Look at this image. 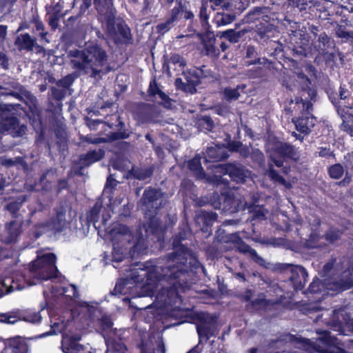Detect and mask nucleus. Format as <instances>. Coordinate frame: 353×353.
Returning a JSON list of instances; mask_svg holds the SVG:
<instances>
[{"label":"nucleus","mask_w":353,"mask_h":353,"mask_svg":"<svg viewBox=\"0 0 353 353\" xmlns=\"http://www.w3.org/2000/svg\"><path fill=\"white\" fill-rule=\"evenodd\" d=\"M161 261L154 264L152 261H146L141 272H135L132 277L134 282L141 285V291L144 296H152L158 283L165 281L170 285L165 290L166 302L170 305L181 304L183 302L181 294L191 288L192 271L188 270L186 265H160Z\"/></svg>","instance_id":"nucleus-1"},{"label":"nucleus","mask_w":353,"mask_h":353,"mask_svg":"<svg viewBox=\"0 0 353 353\" xmlns=\"http://www.w3.org/2000/svg\"><path fill=\"white\" fill-rule=\"evenodd\" d=\"M85 222L90 227L92 224L97 230L98 234L110 239L114 246L125 247L133 244V251L141 253L148 248V239L154 243H163L165 240L166 226L163 227V222H139L133 233L130 228L120 222Z\"/></svg>","instance_id":"nucleus-2"},{"label":"nucleus","mask_w":353,"mask_h":353,"mask_svg":"<svg viewBox=\"0 0 353 353\" xmlns=\"http://www.w3.org/2000/svg\"><path fill=\"white\" fill-rule=\"evenodd\" d=\"M108 57L106 51L98 43H91L83 50L74 49L67 52L71 68L92 77L101 76L109 71Z\"/></svg>","instance_id":"nucleus-3"},{"label":"nucleus","mask_w":353,"mask_h":353,"mask_svg":"<svg viewBox=\"0 0 353 353\" xmlns=\"http://www.w3.org/2000/svg\"><path fill=\"white\" fill-rule=\"evenodd\" d=\"M188 231H179L172 239L173 252L167 254L161 261L163 263L160 265H178L179 263L186 265L188 270L192 268H196L199 265L197 257L193 251L188 246L182 244V241L187 239Z\"/></svg>","instance_id":"nucleus-4"},{"label":"nucleus","mask_w":353,"mask_h":353,"mask_svg":"<svg viewBox=\"0 0 353 353\" xmlns=\"http://www.w3.org/2000/svg\"><path fill=\"white\" fill-rule=\"evenodd\" d=\"M267 151L270 154V158L278 168L283 165V157L294 161L299 160L300 157L299 151L293 145L281 141L269 143L267 145Z\"/></svg>","instance_id":"nucleus-5"},{"label":"nucleus","mask_w":353,"mask_h":353,"mask_svg":"<svg viewBox=\"0 0 353 353\" xmlns=\"http://www.w3.org/2000/svg\"><path fill=\"white\" fill-rule=\"evenodd\" d=\"M10 105H0V134L9 132L12 137H21L27 130L24 125H19L17 119L10 110Z\"/></svg>","instance_id":"nucleus-6"},{"label":"nucleus","mask_w":353,"mask_h":353,"mask_svg":"<svg viewBox=\"0 0 353 353\" xmlns=\"http://www.w3.org/2000/svg\"><path fill=\"white\" fill-rule=\"evenodd\" d=\"M228 174L233 180L243 183L250 178V172L240 164L231 163L225 165L217 164L213 166V182L219 183L221 175Z\"/></svg>","instance_id":"nucleus-7"},{"label":"nucleus","mask_w":353,"mask_h":353,"mask_svg":"<svg viewBox=\"0 0 353 353\" xmlns=\"http://www.w3.org/2000/svg\"><path fill=\"white\" fill-rule=\"evenodd\" d=\"M166 201L165 195L161 191L148 188L143 193L141 200L142 210L144 212L145 218L149 221H153L157 210L165 203Z\"/></svg>","instance_id":"nucleus-8"},{"label":"nucleus","mask_w":353,"mask_h":353,"mask_svg":"<svg viewBox=\"0 0 353 353\" xmlns=\"http://www.w3.org/2000/svg\"><path fill=\"white\" fill-rule=\"evenodd\" d=\"M278 270L288 274V280L295 292L302 290L307 281L308 274L302 265L279 264Z\"/></svg>","instance_id":"nucleus-9"},{"label":"nucleus","mask_w":353,"mask_h":353,"mask_svg":"<svg viewBox=\"0 0 353 353\" xmlns=\"http://www.w3.org/2000/svg\"><path fill=\"white\" fill-rule=\"evenodd\" d=\"M72 222H41L34 226L32 235L35 239H39L43 234H48L50 237L60 235H67L70 230Z\"/></svg>","instance_id":"nucleus-10"},{"label":"nucleus","mask_w":353,"mask_h":353,"mask_svg":"<svg viewBox=\"0 0 353 353\" xmlns=\"http://www.w3.org/2000/svg\"><path fill=\"white\" fill-rule=\"evenodd\" d=\"M295 108L303 113V116L295 121L296 128L302 133H307L314 125L315 119L310 114L312 103L307 101V97L305 99H296Z\"/></svg>","instance_id":"nucleus-11"},{"label":"nucleus","mask_w":353,"mask_h":353,"mask_svg":"<svg viewBox=\"0 0 353 353\" xmlns=\"http://www.w3.org/2000/svg\"><path fill=\"white\" fill-rule=\"evenodd\" d=\"M192 319L198 321L196 323V332L199 337L205 338L208 340L214 334V330L216 323L215 316L208 313L199 312L193 314Z\"/></svg>","instance_id":"nucleus-12"},{"label":"nucleus","mask_w":353,"mask_h":353,"mask_svg":"<svg viewBox=\"0 0 353 353\" xmlns=\"http://www.w3.org/2000/svg\"><path fill=\"white\" fill-rule=\"evenodd\" d=\"M330 328L340 334H345V330L353 334V319L350 314L343 307L334 310L328 323Z\"/></svg>","instance_id":"nucleus-13"},{"label":"nucleus","mask_w":353,"mask_h":353,"mask_svg":"<svg viewBox=\"0 0 353 353\" xmlns=\"http://www.w3.org/2000/svg\"><path fill=\"white\" fill-rule=\"evenodd\" d=\"M296 224V230L299 236L302 239H305L304 245L305 248L309 249H318V248H324L326 246V243L323 242L321 240L324 237L323 235L321 236L320 234L319 230L318 229H312L310 227V222H304V223H307L305 226L303 227V229H307L308 231H310V234L307 238H303V234L301 232V227L303 226V222H294Z\"/></svg>","instance_id":"nucleus-14"},{"label":"nucleus","mask_w":353,"mask_h":353,"mask_svg":"<svg viewBox=\"0 0 353 353\" xmlns=\"http://www.w3.org/2000/svg\"><path fill=\"white\" fill-rule=\"evenodd\" d=\"M94 6L97 10L99 20L102 23L109 22V29L112 30V20L115 18L116 10L112 0H94Z\"/></svg>","instance_id":"nucleus-15"},{"label":"nucleus","mask_w":353,"mask_h":353,"mask_svg":"<svg viewBox=\"0 0 353 353\" xmlns=\"http://www.w3.org/2000/svg\"><path fill=\"white\" fill-rule=\"evenodd\" d=\"M210 202L214 208L225 212H233L236 209L235 199L229 192H223L221 194L214 192L210 196Z\"/></svg>","instance_id":"nucleus-16"},{"label":"nucleus","mask_w":353,"mask_h":353,"mask_svg":"<svg viewBox=\"0 0 353 353\" xmlns=\"http://www.w3.org/2000/svg\"><path fill=\"white\" fill-rule=\"evenodd\" d=\"M105 23L108 34L115 41L121 39L128 41L130 39L131 34L130 28L124 23H116L115 18L112 20V31L109 29V22H106Z\"/></svg>","instance_id":"nucleus-17"},{"label":"nucleus","mask_w":353,"mask_h":353,"mask_svg":"<svg viewBox=\"0 0 353 353\" xmlns=\"http://www.w3.org/2000/svg\"><path fill=\"white\" fill-rule=\"evenodd\" d=\"M145 264H146V262L137 263L134 264V268L131 270L130 276L127 277L125 279H121L120 281H117L116 283L114 290L111 292V294L113 295L125 294V293H126L125 287L128 283L135 284L136 286L141 288V285L138 283L134 282V280L132 279V277L135 272H141V268H143V266H140L139 265H145Z\"/></svg>","instance_id":"nucleus-18"},{"label":"nucleus","mask_w":353,"mask_h":353,"mask_svg":"<svg viewBox=\"0 0 353 353\" xmlns=\"http://www.w3.org/2000/svg\"><path fill=\"white\" fill-rule=\"evenodd\" d=\"M185 81H183L181 78L175 80V85L187 92L193 94L196 92L195 87L200 83L199 75L196 72H190L185 74Z\"/></svg>","instance_id":"nucleus-19"},{"label":"nucleus","mask_w":353,"mask_h":353,"mask_svg":"<svg viewBox=\"0 0 353 353\" xmlns=\"http://www.w3.org/2000/svg\"><path fill=\"white\" fill-rule=\"evenodd\" d=\"M334 46V41L325 32L320 34L317 40L312 43L313 49L321 56L328 54L329 50Z\"/></svg>","instance_id":"nucleus-20"},{"label":"nucleus","mask_w":353,"mask_h":353,"mask_svg":"<svg viewBox=\"0 0 353 353\" xmlns=\"http://www.w3.org/2000/svg\"><path fill=\"white\" fill-rule=\"evenodd\" d=\"M254 203L248 208L250 214L251 221H263L270 219V212L262 205H256L257 197L253 195Z\"/></svg>","instance_id":"nucleus-21"},{"label":"nucleus","mask_w":353,"mask_h":353,"mask_svg":"<svg viewBox=\"0 0 353 353\" xmlns=\"http://www.w3.org/2000/svg\"><path fill=\"white\" fill-rule=\"evenodd\" d=\"M228 157L226 148L223 145H216L207 148L205 159L207 162H214L223 160Z\"/></svg>","instance_id":"nucleus-22"},{"label":"nucleus","mask_w":353,"mask_h":353,"mask_svg":"<svg viewBox=\"0 0 353 353\" xmlns=\"http://www.w3.org/2000/svg\"><path fill=\"white\" fill-rule=\"evenodd\" d=\"M270 11L267 7H256L251 10L245 16V20L247 23H252L256 21L264 22L269 21L268 15Z\"/></svg>","instance_id":"nucleus-23"},{"label":"nucleus","mask_w":353,"mask_h":353,"mask_svg":"<svg viewBox=\"0 0 353 353\" xmlns=\"http://www.w3.org/2000/svg\"><path fill=\"white\" fill-rule=\"evenodd\" d=\"M23 222H6V230L8 236L6 237V243H15L22 232Z\"/></svg>","instance_id":"nucleus-24"},{"label":"nucleus","mask_w":353,"mask_h":353,"mask_svg":"<svg viewBox=\"0 0 353 353\" xmlns=\"http://www.w3.org/2000/svg\"><path fill=\"white\" fill-rule=\"evenodd\" d=\"M6 345L10 353H27L28 346L20 336L10 338L6 340Z\"/></svg>","instance_id":"nucleus-25"},{"label":"nucleus","mask_w":353,"mask_h":353,"mask_svg":"<svg viewBox=\"0 0 353 353\" xmlns=\"http://www.w3.org/2000/svg\"><path fill=\"white\" fill-rule=\"evenodd\" d=\"M188 167L190 170L194 172L196 177L199 179H206L207 181H212L214 178L210 176H206L204 173L203 168L201 164V157L199 155H196L192 159H191L188 162Z\"/></svg>","instance_id":"nucleus-26"},{"label":"nucleus","mask_w":353,"mask_h":353,"mask_svg":"<svg viewBox=\"0 0 353 353\" xmlns=\"http://www.w3.org/2000/svg\"><path fill=\"white\" fill-rule=\"evenodd\" d=\"M36 44L34 39L32 38L28 34H20L15 41V45L19 50H26L31 51Z\"/></svg>","instance_id":"nucleus-27"},{"label":"nucleus","mask_w":353,"mask_h":353,"mask_svg":"<svg viewBox=\"0 0 353 353\" xmlns=\"http://www.w3.org/2000/svg\"><path fill=\"white\" fill-rule=\"evenodd\" d=\"M237 243L238 250L240 252L243 254H249L250 257L257 263L262 264V263L264 262L263 259L259 256L257 252L245 242H244L241 239H239Z\"/></svg>","instance_id":"nucleus-28"},{"label":"nucleus","mask_w":353,"mask_h":353,"mask_svg":"<svg viewBox=\"0 0 353 353\" xmlns=\"http://www.w3.org/2000/svg\"><path fill=\"white\" fill-rule=\"evenodd\" d=\"M345 231V228L330 227L324 234L323 236L329 244H333L341 239Z\"/></svg>","instance_id":"nucleus-29"},{"label":"nucleus","mask_w":353,"mask_h":353,"mask_svg":"<svg viewBox=\"0 0 353 353\" xmlns=\"http://www.w3.org/2000/svg\"><path fill=\"white\" fill-rule=\"evenodd\" d=\"M204 48L205 54L211 57H218L220 52L219 48L216 46V39L214 36L208 37V39H205L203 41Z\"/></svg>","instance_id":"nucleus-30"},{"label":"nucleus","mask_w":353,"mask_h":353,"mask_svg":"<svg viewBox=\"0 0 353 353\" xmlns=\"http://www.w3.org/2000/svg\"><path fill=\"white\" fill-rule=\"evenodd\" d=\"M45 261L49 264L53 265L52 270L47 272L46 275L42 279L48 280L53 278H57V272L58 271L57 267L54 265L56 262V255L53 253H48L43 255Z\"/></svg>","instance_id":"nucleus-31"},{"label":"nucleus","mask_w":353,"mask_h":353,"mask_svg":"<svg viewBox=\"0 0 353 353\" xmlns=\"http://www.w3.org/2000/svg\"><path fill=\"white\" fill-rule=\"evenodd\" d=\"M245 88V85H238L235 88H225L223 91V97L225 100L230 101L236 100L240 97Z\"/></svg>","instance_id":"nucleus-32"},{"label":"nucleus","mask_w":353,"mask_h":353,"mask_svg":"<svg viewBox=\"0 0 353 353\" xmlns=\"http://www.w3.org/2000/svg\"><path fill=\"white\" fill-rule=\"evenodd\" d=\"M234 19V17L232 14L217 12L213 19V23L216 27H221L231 23Z\"/></svg>","instance_id":"nucleus-33"},{"label":"nucleus","mask_w":353,"mask_h":353,"mask_svg":"<svg viewBox=\"0 0 353 353\" xmlns=\"http://www.w3.org/2000/svg\"><path fill=\"white\" fill-rule=\"evenodd\" d=\"M333 286L335 290L343 292L353 288V279L351 277L341 279L333 282Z\"/></svg>","instance_id":"nucleus-34"},{"label":"nucleus","mask_w":353,"mask_h":353,"mask_svg":"<svg viewBox=\"0 0 353 353\" xmlns=\"http://www.w3.org/2000/svg\"><path fill=\"white\" fill-rule=\"evenodd\" d=\"M83 74L79 71L74 70L72 74H69L57 81V85L59 87L64 88H69L74 82V81L79 76Z\"/></svg>","instance_id":"nucleus-35"},{"label":"nucleus","mask_w":353,"mask_h":353,"mask_svg":"<svg viewBox=\"0 0 353 353\" xmlns=\"http://www.w3.org/2000/svg\"><path fill=\"white\" fill-rule=\"evenodd\" d=\"M268 175L272 181L284 185L288 189L291 188V183L286 181L285 179L282 176H281L276 170L272 168V166H270L269 168Z\"/></svg>","instance_id":"nucleus-36"},{"label":"nucleus","mask_w":353,"mask_h":353,"mask_svg":"<svg viewBox=\"0 0 353 353\" xmlns=\"http://www.w3.org/2000/svg\"><path fill=\"white\" fill-rule=\"evenodd\" d=\"M103 156V152L101 150H93L88 152L81 159L84 161L85 164L90 165L100 160Z\"/></svg>","instance_id":"nucleus-37"},{"label":"nucleus","mask_w":353,"mask_h":353,"mask_svg":"<svg viewBox=\"0 0 353 353\" xmlns=\"http://www.w3.org/2000/svg\"><path fill=\"white\" fill-rule=\"evenodd\" d=\"M241 32H236L233 29H230L220 32V37L227 39L231 43H237L241 37Z\"/></svg>","instance_id":"nucleus-38"},{"label":"nucleus","mask_w":353,"mask_h":353,"mask_svg":"<svg viewBox=\"0 0 353 353\" xmlns=\"http://www.w3.org/2000/svg\"><path fill=\"white\" fill-rule=\"evenodd\" d=\"M23 320L32 323H40L41 316L39 312L26 311L23 314Z\"/></svg>","instance_id":"nucleus-39"},{"label":"nucleus","mask_w":353,"mask_h":353,"mask_svg":"<svg viewBox=\"0 0 353 353\" xmlns=\"http://www.w3.org/2000/svg\"><path fill=\"white\" fill-rule=\"evenodd\" d=\"M273 26L267 22L261 21L256 25V32L261 38H264L267 33L272 31Z\"/></svg>","instance_id":"nucleus-40"},{"label":"nucleus","mask_w":353,"mask_h":353,"mask_svg":"<svg viewBox=\"0 0 353 353\" xmlns=\"http://www.w3.org/2000/svg\"><path fill=\"white\" fill-rule=\"evenodd\" d=\"M230 150L239 152L243 157H248L250 154V150L248 146L243 145L240 142L233 143L230 145Z\"/></svg>","instance_id":"nucleus-41"},{"label":"nucleus","mask_w":353,"mask_h":353,"mask_svg":"<svg viewBox=\"0 0 353 353\" xmlns=\"http://www.w3.org/2000/svg\"><path fill=\"white\" fill-rule=\"evenodd\" d=\"M343 167L339 163L334 164L329 168V174L332 179H339L343 176Z\"/></svg>","instance_id":"nucleus-42"},{"label":"nucleus","mask_w":353,"mask_h":353,"mask_svg":"<svg viewBox=\"0 0 353 353\" xmlns=\"http://www.w3.org/2000/svg\"><path fill=\"white\" fill-rule=\"evenodd\" d=\"M101 208L102 204L100 202H97L88 213L87 221H97L99 219Z\"/></svg>","instance_id":"nucleus-43"},{"label":"nucleus","mask_w":353,"mask_h":353,"mask_svg":"<svg viewBox=\"0 0 353 353\" xmlns=\"http://www.w3.org/2000/svg\"><path fill=\"white\" fill-rule=\"evenodd\" d=\"M132 174L134 176L139 180H145L152 174V168L133 169Z\"/></svg>","instance_id":"nucleus-44"},{"label":"nucleus","mask_w":353,"mask_h":353,"mask_svg":"<svg viewBox=\"0 0 353 353\" xmlns=\"http://www.w3.org/2000/svg\"><path fill=\"white\" fill-rule=\"evenodd\" d=\"M182 12H183V6L181 2H177L176 6L171 10L170 17L169 19L176 24L180 16H182Z\"/></svg>","instance_id":"nucleus-45"},{"label":"nucleus","mask_w":353,"mask_h":353,"mask_svg":"<svg viewBox=\"0 0 353 353\" xmlns=\"http://www.w3.org/2000/svg\"><path fill=\"white\" fill-rule=\"evenodd\" d=\"M83 346L75 341H70L63 345V352L64 353H77L82 349Z\"/></svg>","instance_id":"nucleus-46"},{"label":"nucleus","mask_w":353,"mask_h":353,"mask_svg":"<svg viewBox=\"0 0 353 353\" xmlns=\"http://www.w3.org/2000/svg\"><path fill=\"white\" fill-rule=\"evenodd\" d=\"M198 221H216L218 219L217 214L212 212H207L201 210L196 214Z\"/></svg>","instance_id":"nucleus-47"},{"label":"nucleus","mask_w":353,"mask_h":353,"mask_svg":"<svg viewBox=\"0 0 353 353\" xmlns=\"http://www.w3.org/2000/svg\"><path fill=\"white\" fill-rule=\"evenodd\" d=\"M170 63L174 67H179L180 70L183 71L184 67L186 65L185 60L179 54H172L170 59Z\"/></svg>","instance_id":"nucleus-48"},{"label":"nucleus","mask_w":353,"mask_h":353,"mask_svg":"<svg viewBox=\"0 0 353 353\" xmlns=\"http://www.w3.org/2000/svg\"><path fill=\"white\" fill-rule=\"evenodd\" d=\"M322 286L323 285L321 281L316 276L313 279L312 282L310 284L307 288V291L311 294L319 293L321 292Z\"/></svg>","instance_id":"nucleus-49"},{"label":"nucleus","mask_w":353,"mask_h":353,"mask_svg":"<svg viewBox=\"0 0 353 353\" xmlns=\"http://www.w3.org/2000/svg\"><path fill=\"white\" fill-rule=\"evenodd\" d=\"M174 25V22L168 19L166 21L158 24L157 26V30L159 33L164 34L168 32Z\"/></svg>","instance_id":"nucleus-50"},{"label":"nucleus","mask_w":353,"mask_h":353,"mask_svg":"<svg viewBox=\"0 0 353 353\" xmlns=\"http://www.w3.org/2000/svg\"><path fill=\"white\" fill-rule=\"evenodd\" d=\"M350 120L345 121L343 119V123L340 125V128L341 130L346 132L350 136L353 137V117L348 116Z\"/></svg>","instance_id":"nucleus-51"},{"label":"nucleus","mask_w":353,"mask_h":353,"mask_svg":"<svg viewBox=\"0 0 353 353\" xmlns=\"http://www.w3.org/2000/svg\"><path fill=\"white\" fill-rule=\"evenodd\" d=\"M268 300L265 299L263 294H261L258 298L252 300L250 305L253 307H265L268 305Z\"/></svg>","instance_id":"nucleus-52"},{"label":"nucleus","mask_w":353,"mask_h":353,"mask_svg":"<svg viewBox=\"0 0 353 353\" xmlns=\"http://www.w3.org/2000/svg\"><path fill=\"white\" fill-rule=\"evenodd\" d=\"M254 293V291L252 289H246L244 292L239 293L237 297L243 302H249L250 303Z\"/></svg>","instance_id":"nucleus-53"},{"label":"nucleus","mask_w":353,"mask_h":353,"mask_svg":"<svg viewBox=\"0 0 353 353\" xmlns=\"http://www.w3.org/2000/svg\"><path fill=\"white\" fill-rule=\"evenodd\" d=\"M18 321L16 315L9 313L0 314V323L14 324Z\"/></svg>","instance_id":"nucleus-54"},{"label":"nucleus","mask_w":353,"mask_h":353,"mask_svg":"<svg viewBox=\"0 0 353 353\" xmlns=\"http://www.w3.org/2000/svg\"><path fill=\"white\" fill-rule=\"evenodd\" d=\"M92 0H74V4L79 6L81 13H84L90 6Z\"/></svg>","instance_id":"nucleus-55"},{"label":"nucleus","mask_w":353,"mask_h":353,"mask_svg":"<svg viewBox=\"0 0 353 353\" xmlns=\"http://www.w3.org/2000/svg\"><path fill=\"white\" fill-rule=\"evenodd\" d=\"M70 209L67 205L63 206L61 205L59 207H58L56 210L57 221H65L66 219L65 214Z\"/></svg>","instance_id":"nucleus-56"},{"label":"nucleus","mask_w":353,"mask_h":353,"mask_svg":"<svg viewBox=\"0 0 353 353\" xmlns=\"http://www.w3.org/2000/svg\"><path fill=\"white\" fill-rule=\"evenodd\" d=\"M338 339L336 337H332L330 333L326 332L325 336L322 338V341L325 345V347L334 345L337 343Z\"/></svg>","instance_id":"nucleus-57"},{"label":"nucleus","mask_w":353,"mask_h":353,"mask_svg":"<svg viewBox=\"0 0 353 353\" xmlns=\"http://www.w3.org/2000/svg\"><path fill=\"white\" fill-rule=\"evenodd\" d=\"M322 353H346L345 350L341 347L336 345H331L330 347H325V349L321 351Z\"/></svg>","instance_id":"nucleus-58"},{"label":"nucleus","mask_w":353,"mask_h":353,"mask_svg":"<svg viewBox=\"0 0 353 353\" xmlns=\"http://www.w3.org/2000/svg\"><path fill=\"white\" fill-rule=\"evenodd\" d=\"M200 124L208 130H211L214 125L212 120L208 116H204L200 119Z\"/></svg>","instance_id":"nucleus-59"},{"label":"nucleus","mask_w":353,"mask_h":353,"mask_svg":"<svg viewBox=\"0 0 353 353\" xmlns=\"http://www.w3.org/2000/svg\"><path fill=\"white\" fill-rule=\"evenodd\" d=\"M250 155L254 161L258 163L263 161V154L259 149H252Z\"/></svg>","instance_id":"nucleus-60"},{"label":"nucleus","mask_w":353,"mask_h":353,"mask_svg":"<svg viewBox=\"0 0 353 353\" xmlns=\"http://www.w3.org/2000/svg\"><path fill=\"white\" fill-rule=\"evenodd\" d=\"M274 223V226L276 228V229H280L285 232H289L292 230V225L290 222H282L283 225H279L277 222H272Z\"/></svg>","instance_id":"nucleus-61"},{"label":"nucleus","mask_w":353,"mask_h":353,"mask_svg":"<svg viewBox=\"0 0 353 353\" xmlns=\"http://www.w3.org/2000/svg\"><path fill=\"white\" fill-rule=\"evenodd\" d=\"M199 17L202 22L208 23L209 13L207 8L203 4L200 8Z\"/></svg>","instance_id":"nucleus-62"},{"label":"nucleus","mask_w":353,"mask_h":353,"mask_svg":"<svg viewBox=\"0 0 353 353\" xmlns=\"http://www.w3.org/2000/svg\"><path fill=\"white\" fill-rule=\"evenodd\" d=\"M336 34L337 37L342 39H347L353 36L352 32H347L341 26L336 30Z\"/></svg>","instance_id":"nucleus-63"},{"label":"nucleus","mask_w":353,"mask_h":353,"mask_svg":"<svg viewBox=\"0 0 353 353\" xmlns=\"http://www.w3.org/2000/svg\"><path fill=\"white\" fill-rule=\"evenodd\" d=\"M336 259L332 258L323 266L322 271L324 274H329L334 268Z\"/></svg>","instance_id":"nucleus-64"}]
</instances>
